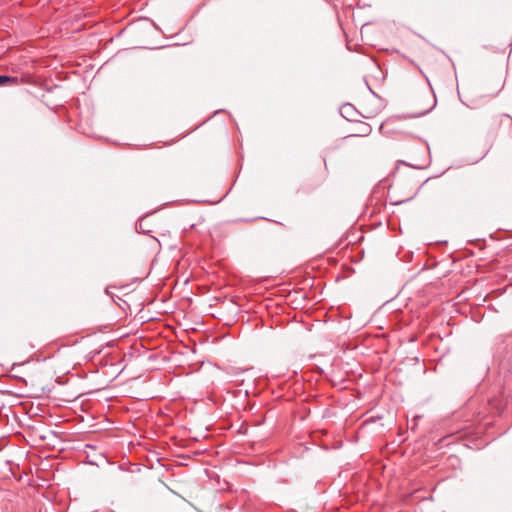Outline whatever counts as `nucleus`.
Instances as JSON below:
<instances>
[{
    "label": "nucleus",
    "instance_id": "nucleus-1",
    "mask_svg": "<svg viewBox=\"0 0 512 512\" xmlns=\"http://www.w3.org/2000/svg\"><path fill=\"white\" fill-rule=\"evenodd\" d=\"M115 291H110L112 298L114 299L115 303L120 306L121 308H124L123 306L127 304V301L123 298V296H126L125 293H123V289L121 288H113Z\"/></svg>",
    "mask_w": 512,
    "mask_h": 512
},
{
    "label": "nucleus",
    "instance_id": "nucleus-2",
    "mask_svg": "<svg viewBox=\"0 0 512 512\" xmlns=\"http://www.w3.org/2000/svg\"><path fill=\"white\" fill-rule=\"evenodd\" d=\"M7 83H9V84H17L18 83V78L6 76V75H0V86L4 85V84H7Z\"/></svg>",
    "mask_w": 512,
    "mask_h": 512
},
{
    "label": "nucleus",
    "instance_id": "nucleus-3",
    "mask_svg": "<svg viewBox=\"0 0 512 512\" xmlns=\"http://www.w3.org/2000/svg\"><path fill=\"white\" fill-rule=\"evenodd\" d=\"M370 132V128L367 127L366 130L364 131L365 134H368Z\"/></svg>",
    "mask_w": 512,
    "mask_h": 512
}]
</instances>
